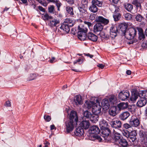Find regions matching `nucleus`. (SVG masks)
Returning <instances> with one entry per match:
<instances>
[{
	"label": "nucleus",
	"instance_id": "f257e3e1",
	"mask_svg": "<svg viewBox=\"0 0 147 147\" xmlns=\"http://www.w3.org/2000/svg\"><path fill=\"white\" fill-rule=\"evenodd\" d=\"M69 120L65 122V129L67 133L71 132L73 129L74 126L77 125L78 117L77 115L76 112L73 111H71L70 115Z\"/></svg>",
	"mask_w": 147,
	"mask_h": 147
},
{
	"label": "nucleus",
	"instance_id": "f03ea898",
	"mask_svg": "<svg viewBox=\"0 0 147 147\" xmlns=\"http://www.w3.org/2000/svg\"><path fill=\"white\" fill-rule=\"evenodd\" d=\"M88 30L85 25L80 24L78 27V37L81 40H84L87 38L86 34Z\"/></svg>",
	"mask_w": 147,
	"mask_h": 147
},
{
	"label": "nucleus",
	"instance_id": "7ed1b4c3",
	"mask_svg": "<svg viewBox=\"0 0 147 147\" xmlns=\"http://www.w3.org/2000/svg\"><path fill=\"white\" fill-rule=\"evenodd\" d=\"M109 9L113 13V16L114 20L116 21L119 20L121 16L119 13L120 11L119 7L112 5L109 6Z\"/></svg>",
	"mask_w": 147,
	"mask_h": 147
},
{
	"label": "nucleus",
	"instance_id": "20e7f679",
	"mask_svg": "<svg viewBox=\"0 0 147 147\" xmlns=\"http://www.w3.org/2000/svg\"><path fill=\"white\" fill-rule=\"evenodd\" d=\"M137 33L136 27L131 28H129L123 34L126 38L128 40L133 39L136 35Z\"/></svg>",
	"mask_w": 147,
	"mask_h": 147
},
{
	"label": "nucleus",
	"instance_id": "39448f33",
	"mask_svg": "<svg viewBox=\"0 0 147 147\" xmlns=\"http://www.w3.org/2000/svg\"><path fill=\"white\" fill-rule=\"evenodd\" d=\"M102 137L105 142H110L111 141L112 137L110 130L108 128H105L101 132Z\"/></svg>",
	"mask_w": 147,
	"mask_h": 147
},
{
	"label": "nucleus",
	"instance_id": "423d86ee",
	"mask_svg": "<svg viewBox=\"0 0 147 147\" xmlns=\"http://www.w3.org/2000/svg\"><path fill=\"white\" fill-rule=\"evenodd\" d=\"M101 108L102 107L100 105L98 100L96 99V104L92 108V112L93 113L97 115H101Z\"/></svg>",
	"mask_w": 147,
	"mask_h": 147
},
{
	"label": "nucleus",
	"instance_id": "0eeeda50",
	"mask_svg": "<svg viewBox=\"0 0 147 147\" xmlns=\"http://www.w3.org/2000/svg\"><path fill=\"white\" fill-rule=\"evenodd\" d=\"M142 92H140L139 96L140 98L137 103V105L139 107H142L145 106L146 103V99L145 96H142Z\"/></svg>",
	"mask_w": 147,
	"mask_h": 147
},
{
	"label": "nucleus",
	"instance_id": "6e6552de",
	"mask_svg": "<svg viewBox=\"0 0 147 147\" xmlns=\"http://www.w3.org/2000/svg\"><path fill=\"white\" fill-rule=\"evenodd\" d=\"M130 96L129 92V91L126 90L120 92L118 95L119 98L122 100H127Z\"/></svg>",
	"mask_w": 147,
	"mask_h": 147
},
{
	"label": "nucleus",
	"instance_id": "1a4fd4ad",
	"mask_svg": "<svg viewBox=\"0 0 147 147\" xmlns=\"http://www.w3.org/2000/svg\"><path fill=\"white\" fill-rule=\"evenodd\" d=\"M78 9L79 11V14L81 17L84 18L87 16L88 14L87 8L84 5H82L81 6H79L78 7Z\"/></svg>",
	"mask_w": 147,
	"mask_h": 147
},
{
	"label": "nucleus",
	"instance_id": "9d476101",
	"mask_svg": "<svg viewBox=\"0 0 147 147\" xmlns=\"http://www.w3.org/2000/svg\"><path fill=\"white\" fill-rule=\"evenodd\" d=\"M122 138V136L119 133H115L114 134L113 137H112L111 141L110 142H112L115 144H118L119 141Z\"/></svg>",
	"mask_w": 147,
	"mask_h": 147
},
{
	"label": "nucleus",
	"instance_id": "9b49d317",
	"mask_svg": "<svg viewBox=\"0 0 147 147\" xmlns=\"http://www.w3.org/2000/svg\"><path fill=\"white\" fill-rule=\"evenodd\" d=\"M110 124L112 127L117 129L121 128L122 125L119 120L111 121L110 122Z\"/></svg>",
	"mask_w": 147,
	"mask_h": 147
},
{
	"label": "nucleus",
	"instance_id": "f8f14e48",
	"mask_svg": "<svg viewBox=\"0 0 147 147\" xmlns=\"http://www.w3.org/2000/svg\"><path fill=\"white\" fill-rule=\"evenodd\" d=\"M139 135L142 144L145 145V143L147 142V130H141L139 132Z\"/></svg>",
	"mask_w": 147,
	"mask_h": 147
},
{
	"label": "nucleus",
	"instance_id": "ddd939ff",
	"mask_svg": "<svg viewBox=\"0 0 147 147\" xmlns=\"http://www.w3.org/2000/svg\"><path fill=\"white\" fill-rule=\"evenodd\" d=\"M129 124L131 127H137L140 124L139 119L135 116H132L130 120Z\"/></svg>",
	"mask_w": 147,
	"mask_h": 147
},
{
	"label": "nucleus",
	"instance_id": "4468645a",
	"mask_svg": "<svg viewBox=\"0 0 147 147\" xmlns=\"http://www.w3.org/2000/svg\"><path fill=\"white\" fill-rule=\"evenodd\" d=\"M60 23V21L59 20L57 19L52 18L49 21L48 23V25L51 28H53L54 27H56Z\"/></svg>",
	"mask_w": 147,
	"mask_h": 147
},
{
	"label": "nucleus",
	"instance_id": "2eb2a0df",
	"mask_svg": "<svg viewBox=\"0 0 147 147\" xmlns=\"http://www.w3.org/2000/svg\"><path fill=\"white\" fill-rule=\"evenodd\" d=\"M86 40H89L91 41L94 42L96 41L98 39V37L96 35L92 32L89 33L86 35Z\"/></svg>",
	"mask_w": 147,
	"mask_h": 147
},
{
	"label": "nucleus",
	"instance_id": "dca6fc26",
	"mask_svg": "<svg viewBox=\"0 0 147 147\" xmlns=\"http://www.w3.org/2000/svg\"><path fill=\"white\" fill-rule=\"evenodd\" d=\"M103 25L100 23H97L94 25L93 28V31L97 34L98 32H100L103 28Z\"/></svg>",
	"mask_w": 147,
	"mask_h": 147
},
{
	"label": "nucleus",
	"instance_id": "f3484780",
	"mask_svg": "<svg viewBox=\"0 0 147 147\" xmlns=\"http://www.w3.org/2000/svg\"><path fill=\"white\" fill-rule=\"evenodd\" d=\"M96 21L97 22H100V23L103 24L104 25H107L109 22L108 19L105 18L101 16L98 17L96 18Z\"/></svg>",
	"mask_w": 147,
	"mask_h": 147
},
{
	"label": "nucleus",
	"instance_id": "a211bd4d",
	"mask_svg": "<svg viewBox=\"0 0 147 147\" xmlns=\"http://www.w3.org/2000/svg\"><path fill=\"white\" fill-rule=\"evenodd\" d=\"M130 113L127 111L121 113L119 116V119L122 121L126 120L129 116Z\"/></svg>",
	"mask_w": 147,
	"mask_h": 147
},
{
	"label": "nucleus",
	"instance_id": "6ab92c4d",
	"mask_svg": "<svg viewBox=\"0 0 147 147\" xmlns=\"http://www.w3.org/2000/svg\"><path fill=\"white\" fill-rule=\"evenodd\" d=\"M137 31H138L139 35L138 38L140 40H143L145 38V35L143 33L142 28L140 27H136Z\"/></svg>",
	"mask_w": 147,
	"mask_h": 147
},
{
	"label": "nucleus",
	"instance_id": "aec40b11",
	"mask_svg": "<svg viewBox=\"0 0 147 147\" xmlns=\"http://www.w3.org/2000/svg\"><path fill=\"white\" fill-rule=\"evenodd\" d=\"M80 125L81 127L82 128L87 129L89 128L90 125V123L88 121L84 120L81 122Z\"/></svg>",
	"mask_w": 147,
	"mask_h": 147
},
{
	"label": "nucleus",
	"instance_id": "412c9836",
	"mask_svg": "<svg viewBox=\"0 0 147 147\" xmlns=\"http://www.w3.org/2000/svg\"><path fill=\"white\" fill-rule=\"evenodd\" d=\"M101 104L104 109L107 110L109 109L110 106L109 103L107 99H104L101 102Z\"/></svg>",
	"mask_w": 147,
	"mask_h": 147
},
{
	"label": "nucleus",
	"instance_id": "4be33fe9",
	"mask_svg": "<svg viewBox=\"0 0 147 147\" xmlns=\"http://www.w3.org/2000/svg\"><path fill=\"white\" fill-rule=\"evenodd\" d=\"M100 129L96 125H93L90 128V131L92 134H98L100 132Z\"/></svg>",
	"mask_w": 147,
	"mask_h": 147
},
{
	"label": "nucleus",
	"instance_id": "5701e85b",
	"mask_svg": "<svg viewBox=\"0 0 147 147\" xmlns=\"http://www.w3.org/2000/svg\"><path fill=\"white\" fill-rule=\"evenodd\" d=\"M96 104V100L94 101H86L85 104V106L87 107L88 109H90L92 107H93V106Z\"/></svg>",
	"mask_w": 147,
	"mask_h": 147
},
{
	"label": "nucleus",
	"instance_id": "b1692460",
	"mask_svg": "<svg viewBox=\"0 0 147 147\" xmlns=\"http://www.w3.org/2000/svg\"><path fill=\"white\" fill-rule=\"evenodd\" d=\"M84 130L81 127L77 128L74 132V134L77 136H80L82 135L84 133Z\"/></svg>",
	"mask_w": 147,
	"mask_h": 147
},
{
	"label": "nucleus",
	"instance_id": "393cba45",
	"mask_svg": "<svg viewBox=\"0 0 147 147\" xmlns=\"http://www.w3.org/2000/svg\"><path fill=\"white\" fill-rule=\"evenodd\" d=\"M74 102L76 105H80L82 104V101L81 96L80 95L76 96L74 98Z\"/></svg>",
	"mask_w": 147,
	"mask_h": 147
},
{
	"label": "nucleus",
	"instance_id": "a878e982",
	"mask_svg": "<svg viewBox=\"0 0 147 147\" xmlns=\"http://www.w3.org/2000/svg\"><path fill=\"white\" fill-rule=\"evenodd\" d=\"M120 30L124 34L126 32L127 27V25L126 23H122L119 25Z\"/></svg>",
	"mask_w": 147,
	"mask_h": 147
},
{
	"label": "nucleus",
	"instance_id": "bb28decb",
	"mask_svg": "<svg viewBox=\"0 0 147 147\" xmlns=\"http://www.w3.org/2000/svg\"><path fill=\"white\" fill-rule=\"evenodd\" d=\"M141 91H140L139 93L137 92L132 93L131 96L130 97V100L134 102H135L138 97L139 96V95Z\"/></svg>",
	"mask_w": 147,
	"mask_h": 147
},
{
	"label": "nucleus",
	"instance_id": "cd10ccee",
	"mask_svg": "<svg viewBox=\"0 0 147 147\" xmlns=\"http://www.w3.org/2000/svg\"><path fill=\"white\" fill-rule=\"evenodd\" d=\"M117 107L119 110L121 111V110L124 109L128 107V104L127 103L122 102L119 104Z\"/></svg>",
	"mask_w": 147,
	"mask_h": 147
},
{
	"label": "nucleus",
	"instance_id": "c85d7f7f",
	"mask_svg": "<svg viewBox=\"0 0 147 147\" xmlns=\"http://www.w3.org/2000/svg\"><path fill=\"white\" fill-rule=\"evenodd\" d=\"M117 107H112L109 110V114L112 116H115L117 114Z\"/></svg>",
	"mask_w": 147,
	"mask_h": 147
},
{
	"label": "nucleus",
	"instance_id": "c756f323",
	"mask_svg": "<svg viewBox=\"0 0 147 147\" xmlns=\"http://www.w3.org/2000/svg\"><path fill=\"white\" fill-rule=\"evenodd\" d=\"M124 8L129 12H131L133 9V5L129 3H126L124 5Z\"/></svg>",
	"mask_w": 147,
	"mask_h": 147
},
{
	"label": "nucleus",
	"instance_id": "7c9ffc66",
	"mask_svg": "<svg viewBox=\"0 0 147 147\" xmlns=\"http://www.w3.org/2000/svg\"><path fill=\"white\" fill-rule=\"evenodd\" d=\"M68 24H66L64 23H63L61 25L60 28L61 29L63 30L66 32L68 33L70 31V29L69 26H68Z\"/></svg>",
	"mask_w": 147,
	"mask_h": 147
},
{
	"label": "nucleus",
	"instance_id": "2f4dec72",
	"mask_svg": "<svg viewBox=\"0 0 147 147\" xmlns=\"http://www.w3.org/2000/svg\"><path fill=\"white\" fill-rule=\"evenodd\" d=\"M117 145L119 146H121L123 147H127L128 145V143L126 140L123 139V138L119 141V144Z\"/></svg>",
	"mask_w": 147,
	"mask_h": 147
},
{
	"label": "nucleus",
	"instance_id": "473e14b6",
	"mask_svg": "<svg viewBox=\"0 0 147 147\" xmlns=\"http://www.w3.org/2000/svg\"><path fill=\"white\" fill-rule=\"evenodd\" d=\"M42 19L45 21H49L53 18V17L49 15L47 13H45L42 14Z\"/></svg>",
	"mask_w": 147,
	"mask_h": 147
},
{
	"label": "nucleus",
	"instance_id": "72a5a7b5",
	"mask_svg": "<svg viewBox=\"0 0 147 147\" xmlns=\"http://www.w3.org/2000/svg\"><path fill=\"white\" fill-rule=\"evenodd\" d=\"M66 11L70 16L74 17V13L73 11V9L72 7L67 6L65 8Z\"/></svg>",
	"mask_w": 147,
	"mask_h": 147
},
{
	"label": "nucleus",
	"instance_id": "f704fd0d",
	"mask_svg": "<svg viewBox=\"0 0 147 147\" xmlns=\"http://www.w3.org/2000/svg\"><path fill=\"white\" fill-rule=\"evenodd\" d=\"M99 119V115L92 114L90 119V120L92 122L96 123Z\"/></svg>",
	"mask_w": 147,
	"mask_h": 147
},
{
	"label": "nucleus",
	"instance_id": "c9c22d12",
	"mask_svg": "<svg viewBox=\"0 0 147 147\" xmlns=\"http://www.w3.org/2000/svg\"><path fill=\"white\" fill-rule=\"evenodd\" d=\"M64 23L69 26L70 27L72 26L74 24V22L73 20L70 19H66L64 22Z\"/></svg>",
	"mask_w": 147,
	"mask_h": 147
},
{
	"label": "nucleus",
	"instance_id": "e433bc0d",
	"mask_svg": "<svg viewBox=\"0 0 147 147\" xmlns=\"http://www.w3.org/2000/svg\"><path fill=\"white\" fill-rule=\"evenodd\" d=\"M89 10L92 12L95 13L97 12L98 9L96 5H95L92 4V5L89 8Z\"/></svg>",
	"mask_w": 147,
	"mask_h": 147
},
{
	"label": "nucleus",
	"instance_id": "4c0bfd02",
	"mask_svg": "<svg viewBox=\"0 0 147 147\" xmlns=\"http://www.w3.org/2000/svg\"><path fill=\"white\" fill-rule=\"evenodd\" d=\"M100 37L103 39L108 40L109 37V36L103 31L100 32L99 34Z\"/></svg>",
	"mask_w": 147,
	"mask_h": 147
},
{
	"label": "nucleus",
	"instance_id": "58836bf2",
	"mask_svg": "<svg viewBox=\"0 0 147 147\" xmlns=\"http://www.w3.org/2000/svg\"><path fill=\"white\" fill-rule=\"evenodd\" d=\"M110 103L111 105H114L116 102L117 98L114 95L111 96L109 99Z\"/></svg>",
	"mask_w": 147,
	"mask_h": 147
},
{
	"label": "nucleus",
	"instance_id": "ea45409f",
	"mask_svg": "<svg viewBox=\"0 0 147 147\" xmlns=\"http://www.w3.org/2000/svg\"><path fill=\"white\" fill-rule=\"evenodd\" d=\"M107 122L103 119H102L99 122V125L101 128H106L105 127L107 125Z\"/></svg>",
	"mask_w": 147,
	"mask_h": 147
},
{
	"label": "nucleus",
	"instance_id": "a19ab883",
	"mask_svg": "<svg viewBox=\"0 0 147 147\" xmlns=\"http://www.w3.org/2000/svg\"><path fill=\"white\" fill-rule=\"evenodd\" d=\"M91 3L92 4L97 6L98 7H101L102 4V2L98 0H92Z\"/></svg>",
	"mask_w": 147,
	"mask_h": 147
},
{
	"label": "nucleus",
	"instance_id": "79ce46f5",
	"mask_svg": "<svg viewBox=\"0 0 147 147\" xmlns=\"http://www.w3.org/2000/svg\"><path fill=\"white\" fill-rule=\"evenodd\" d=\"M132 15L129 13H127L124 14L125 19L127 20H130L132 18Z\"/></svg>",
	"mask_w": 147,
	"mask_h": 147
},
{
	"label": "nucleus",
	"instance_id": "37998d69",
	"mask_svg": "<svg viewBox=\"0 0 147 147\" xmlns=\"http://www.w3.org/2000/svg\"><path fill=\"white\" fill-rule=\"evenodd\" d=\"M135 19L136 21L141 22L144 19V18L140 14H138L136 16Z\"/></svg>",
	"mask_w": 147,
	"mask_h": 147
},
{
	"label": "nucleus",
	"instance_id": "c03bdc74",
	"mask_svg": "<svg viewBox=\"0 0 147 147\" xmlns=\"http://www.w3.org/2000/svg\"><path fill=\"white\" fill-rule=\"evenodd\" d=\"M92 115V114L90 112L88 111H86L84 113V116L86 118L90 119Z\"/></svg>",
	"mask_w": 147,
	"mask_h": 147
},
{
	"label": "nucleus",
	"instance_id": "a18cd8bd",
	"mask_svg": "<svg viewBox=\"0 0 147 147\" xmlns=\"http://www.w3.org/2000/svg\"><path fill=\"white\" fill-rule=\"evenodd\" d=\"M92 136L93 138H94V139L92 140H97L99 142H101L102 140V139L99 135H97L96 134H93Z\"/></svg>",
	"mask_w": 147,
	"mask_h": 147
},
{
	"label": "nucleus",
	"instance_id": "49530a36",
	"mask_svg": "<svg viewBox=\"0 0 147 147\" xmlns=\"http://www.w3.org/2000/svg\"><path fill=\"white\" fill-rule=\"evenodd\" d=\"M136 6L137 9H139V11L141 9L142 6L140 3L138 2L137 1H134L133 3Z\"/></svg>",
	"mask_w": 147,
	"mask_h": 147
},
{
	"label": "nucleus",
	"instance_id": "de8ad7c7",
	"mask_svg": "<svg viewBox=\"0 0 147 147\" xmlns=\"http://www.w3.org/2000/svg\"><path fill=\"white\" fill-rule=\"evenodd\" d=\"M36 75L35 74H30L29 77L28 79V81H30L35 79L36 78Z\"/></svg>",
	"mask_w": 147,
	"mask_h": 147
},
{
	"label": "nucleus",
	"instance_id": "09e8293b",
	"mask_svg": "<svg viewBox=\"0 0 147 147\" xmlns=\"http://www.w3.org/2000/svg\"><path fill=\"white\" fill-rule=\"evenodd\" d=\"M48 11L51 13H54L55 11V7L54 5H51L48 7Z\"/></svg>",
	"mask_w": 147,
	"mask_h": 147
},
{
	"label": "nucleus",
	"instance_id": "8fccbe9b",
	"mask_svg": "<svg viewBox=\"0 0 147 147\" xmlns=\"http://www.w3.org/2000/svg\"><path fill=\"white\" fill-rule=\"evenodd\" d=\"M122 133L123 136H125L127 138H128L129 136V132L126 130H123L122 131Z\"/></svg>",
	"mask_w": 147,
	"mask_h": 147
},
{
	"label": "nucleus",
	"instance_id": "3c124183",
	"mask_svg": "<svg viewBox=\"0 0 147 147\" xmlns=\"http://www.w3.org/2000/svg\"><path fill=\"white\" fill-rule=\"evenodd\" d=\"M110 32H115L117 33L118 32L117 27L115 26L111 27L110 29Z\"/></svg>",
	"mask_w": 147,
	"mask_h": 147
},
{
	"label": "nucleus",
	"instance_id": "603ef678",
	"mask_svg": "<svg viewBox=\"0 0 147 147\" xmlns=\"http://www.w3.org/2000/svg\"><path fill=\"white\" fill-rule=\"evenodd\" d=\"M54 3L55 4L56 6L57 7V10L59 11L60 10V7L61 5V3L59 1L57 0V1L55 2Z\"/></svg>",
	"mask_w": 147,
	"mask_h": 147
},
{
	"label": "nucleus",
	"instance_id": "864d4df0",
	"mask_svg": "<svg viewBox=\"0 0 147 147\" xmlns=\"http://www.w3.org/2000/svg\"><path fill=\"white\" fill-rule=\"evenodd\" d=\"M117 34L116 32H110V37L111 38H114L117 35Z\"/></svg>",
	"mask_w": 147,
	"mask_h": 147
},
{
	"label": "nucleus",
	"instance_id": "5fc2aeb1",
	"mask_svg": "<svg viewBox=\"0 0 147 147\" xmlns=\"http://www.w3.org/2000/svg\"><path fill=\"white\" fill-rule=\"evenodd\" d=\"M44 118L45 120L47 122L49 121L51 119V117L50 116L47 115H45Z\"/></svg>",
	"mask_w": 147,
	"mask_h": 147
},
{
	"label": "nucleus",
	"instance_id": "6e6d98bb",
	"mask_svg": "<svg viewBox=\"0 0 147 147\" xmlns=\"http://www.w3.org/2000/svg\"><path fill=\"white\" fill-rule=\"evenodd\" d=\"M84 23L85 24L84 25H85L86 26V25H87L89 28L92 26V24L90 22H89L84 21Z\"/></svg>",
	"mask_w": 147,
	"mask_h": 147
},
{
	"label": "nucleus",
	"instance_id": "4d7b16f0",
	"mask_svg": "<svg viewBox=\"0 0 147 147\" xmlns=\"http://www.w3.org/2000/svg\"><path fill=\"white\" fill-rule=\"evenodd\" d=\"M109 1L111 2L112 3L110 6L111 5H114V4H117L119 0H109Z\"/></svg>",
	"mask_w": 147,
	"mask_h": 147
},
{
	"label": "nucleus",
	"instance_id": "13d9d810",
	"mask_svg": "<svg viewBox=\"0 0 147 147\" xmlns=\"http://www.w3.org/2000/svg\"><path fill=\"white\" fill-rule=\"evenodd\" d=\"M137 135V134L136 131L135 130L131 131L130 133H129V135L133 136V137L136 136Z\"/></svg>",
	"mask_w": 147,
	"mask_h": 147
},
{
	"label": "nucleus",
	"instance_id": "bf43d9fd",
	"mask_svg": "<svg viewBox=\"0 0 147 147\" xmlns=\"http://www.w3.org/2000/svg\"><path fill=\"white\" fill-rule=\"evenodd\" d=\"M123 126L126 129H128L131 127V126L130 124H129L127 123L124 124Z\"/></svg>",
	"mask_w": 147,
	"mask_h": 147
},
{
	"label": "nucleus",
	"instance_id": "052dcab7",
	"mask_svg": "<svg viewBox=\"0 0 147 147\" xmlns=\"http://www.w3.org/2000/svg\"><path fill=\"white\" fill-rule=\"evenodd\" d=\"M38 8L39 9V10L43 12H45V9L43 8L41 6H38Z\"/></svg>",
	"mask_w": 147,
	"mask_h": 147
},
{
	"label": "nucleus",
	"instance_id": "680f3d73",
	"mask_svg": "<svg viewBox=\"0 0 147 147\" xmlns=\"http://www.w3.org/2000/svg\"><path fill=\"white\" fill-rule=\"evenodd\" d=\"M70 5H73L74 3V0H65Z\"/></svg>",
	"mask_w": 147,
	"mask_h": 147
},
{
	"label": "nucleus",
	"instance_id": "e2e57ef3",
	"mask_svg": "<svg viewBox=\"0 0 147 147\" xmlns=\"http://www.w3.org/2000/svg\"><path fill=\"white\" fill-rule=\"evenodd\" d=\"M141 92H142V96H147V91L146 90H143L141 91Z\"/></svg>",
	"mask_w": 147,
	"mask_h": 147
},
{
	"label": "nucleus",
	"instance_id": "0e129e2a",
	"mask_svg": "<svg viewBox=\"0 0 147 147\" xmlns=\"http://www.w3.org/2000/svg\"><path fill=\"white\" fill-rule=\"evenodd\" d=\"M136 138H132V139H129V141L131 142L133 144H135L136 143Z\"/></svg>",
	"mask_w": 147,
	"mask_h": 147
},
{
	"label": "nucleus",
	"instance_id": "69168bd1",
	"mask_svg": "<svg viewBox=\"0 0 147 147\" xmlns=\"http://www.w3.org/2000/svg\"><path fill=\"white\" fill-rule=\"evenodd\" d=\"M5 105L7 107H10L11 106L10 102L9 101H7L6 102Z\"/></svg>",
	"mask_w": 147,
	"mask_h": 147
},
{
	"label": "nucleus",
	"instance_id": "338daca9",
	"mask_svg": "<svg viewBox=\"0 0 147 147\" xmlns=\"http://www.w3.org/2000/svg\"><path fill=\"white\" fill-rule=\"evenodd\" d=\"M77 61L78 63L80 64L82 63L83 59H79Z\"/></svg>",
	"mask_w": 147,
	"mask_h": 147
},
{
	"label": "nucleus",
	"instance_id": "774afa93",
	"mask_svg": "<svg viewBox=\"0 0 147 147\" xmlns=\"http://www.w3.org/2000/svg\"><path fill=\"white\" fill-rule=\"evenodd\" d=\"M97 66L98 67L100 68L101 69H103L104 68L105 66L101 64H98Z\"/></svg>",
	"mask_w": 147,
	"mask_h": 147
}]
</instances>
